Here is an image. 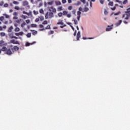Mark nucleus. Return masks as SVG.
<instances>
[{"instance_id":"obj_1","label":"nucleus","mask_w":130,"mask_h":130,"mask_svg":"<svg viewBox=\"0 0 130 130\" xmlns=\"http://www.w3.org/2000/svg\"><path fill=\"white\" fill-rule=\"evenodd\" d=\"M89 11V8L87 7H85L83 9L82 7H80L79 8V11H77V20L78 21H80V18H81V14L82 13H84V12H88Z\"/></svg>"},{"instance_id":"obj_2","label":"nucleus","mask_w":130,"mask_h":130,"mask_svg":"<svg viewBox=\"0 0 130 130\" xmlns=\"http://www.w3.org/2000/svg\"><path fill=\"white\" fill-rule=\"evenodd\" d=\"M130 16V8L127 9L125 12V14L123 15V18H125V20H128V17Z\"/></svg>"},{"instance_id":"obj_3","label":"nucleus","mask_w":130,"mask_h":130,"mask_svg":"<svg viewBox=\"0 0 130 130\" xmlns=\"http://www.w3.org/2000/svg\"><path fill=\"white\" fill-rule=\"evenodd\" d=\"M53 17V13L52 12H47L45 15V19H52Z\"/></svg>"},{"instance_id":"obj_4","label":"nucleus","mask_w":130,"mask_h":130,"mask_svg":"<svg viewBox=\"0 0 130 130\" xmlns=\"http://www.w3.org/2000/svg\"><path fill=\"white\" fill-rule=\"evenodd\" d=\"M23 6H24V7H25L26 9H30L29 3H28L27 1H24L23 2Z\"/></svg>"},{"instance_id":"obj_5","label":"nucleus","mask_w":130,"mask_h":130,"mask_svg":"<svg viewBox=\"0 0 130 130\" xmlns=\"http://www.w3.org/2000/svg\"><path fill=\"white\" fill-rule=\"evenodd\" d=\"M6 54H8V55H12V54H13V52H12L11 49H8L6 51Z\"/></svg>"},{"instance_id":"obj_6","label":"nucleus","mask_w":130,"mask_h":130,"mask_svg":"<svg viewBox=\"0 0 130 130\" xmlns=\"http://www.w3.org/2000/svg\"><path fill=\"white\" fill-rule=\"evenodd\" d=\"M49 11H50V12H53V13H56V9L53 7H50L49 9Z\"/></svg>"},{"instance_id":"obj_7","label":"nucleus","mask_w":130,"mask_h":130,"mask_svg":"<svg viewBox=\"0 0 130 130\" xmlns=\"http://www.w3.org/2000/svg\"><path fill=\"white\" fill-rule=\"evenodd\" d=\"M80 38H81V32L78 31L77 35V41H79Z\"/></svg>"},{"instance_id":"obj_8","label":"nucleus","mask_w":130,"mask_h":130,"mask_svg":"<svg viewBox=\"0 0 130 130\" xmlns=\"http://www.w3.org/2000/svg\"><path fill=\"white\" fill-rule=\"evenodd\" d=\"M112 27H113V25H112L111 26H108V27L106 29V31H111V29H112Z\"/></svg>"},{"instance_id":"obj_9","label":"nucleus","mask_w":130,"mask_h":130,"mask_svg":"<svg viewBox=\"0 0 130 130\" xmlns=\"http://www.w3.org/2000/svg\"><path fill=\"white\" fill-rule=\"evenodd\" d=\"M11 43H13V44H20V43H19V42H18L17 41H16L15 40H11Z\"/></svg>"},{"instance_id":"obj_10","label":"nucleus","mask_w":130,"mask_h":130,"mask_svg":"<svg viewBox=\"0 0 130 130\" xmlns=\"http://www.w3.org/2000/svg\"><path fill=\"white\" fill-rule=\"evenodd\" d=\"M34 43H36V42H34L32 43H30L27 42L25 44V46H30V45H32V44H34Z\"/></svg>"},{"instance_id":"obj_11","label":"nucleus","mask_w":130,"mask_h":130,"mask_svg":"<svg viewBox=\"0 0 130 130\" xmlns=\"http://www.w3.org/2000/svg\"><path fill=\"white\" fill-rule=\"evenodd\" d=\"M57 24V25H63V22H62V21L59 20Z\"/></svg>"},{"instance_id":"obj_12","label":"nucleus","mask_w":130,"mask_h":130,"mask_svg":"<svg viewBox=\"0 0 130 130\" xmlns=\"http://www.w3.org/2000/svg\"><path fill=\"white\" fill-rule=\"evenodd\" d=\"M13 29L14 27H13V26H11L8 29V32L10 33L11 32H12V30H13Z\"/></svg>"},{"instance_id":"obj_13","label":"nucleus","mask_w":130,"mask_h":130,"mask_svg":"<svg viewBox=\"0 0 130 130\" xmlns=\"http://www.w3.org/2000/svg\"><path fill=\"white\" fill-rule=\"evenodd\" d=\"M55 5L56 6H60L61 5V3L59 1H56Z\"/></svg>"},{"instance_id":"obj_14","label":"nucleus","mask_w":130,"mask_h":130,"mask_svg":"<svg viewBox=\"0 0 130 130\" xmlns=\"http://www.w3.org/2000/svg\"><path fill=\"white\" fill-rule=\"evenodd\" d=\"M121 23H122V20H119L118 22L116 23V26H119Z\"/></svg>"},{"instance_id":"obj_15","label":"nucleus","mask_w":130,"mask_h":130,"mask_svg":"<svg viewBox=\"0 0 130 130\" xmlns=\"http://www.w3.org/2000/svg\"><path fill=\"white\" fill-rule=\"evenodd\" d=\"M8 50V49H7V47H3L2 48V51H7V50Z\"/></svg>"},{"instance_id":"obj_16","label":"nucleus","mask_w":130,"mask_h":130,"mask_svg":"<svg viewBox=\"0 0 130 130\" xmlns=\"http://www.w3.org/2000/svg\"><path fill=\"white\" fill-rule=\"evenodd\" d=\"M20 17H21V18H22V19H24V20H26V19H27V18H28V17H27V16H25L24 15H22Z\"/></svg>"},{"instance_id":"obj_17","label":"nucleus","mask_w":130,"mask_h":130,"mask_svg":"<svg viewBox=\"0 0 130 130\" xmlns=\"http://www.w3.org/2000/svg\"><path fill=\"white\" fill-rule=\"evenodd\" d=\"M62 10V7L60 6L57 8L58 12H60V11Z\"/></svg>"},{"instance_id":"obj_18","label":"nucleus","mask_w":130,"mask_h":130,"mask_svg":"<svg viewBox=\"0 0 130 130\" xmlns=\"http://www.w3.org/2000/svg\"><path fill=\"white\" fill-rule=\"evenodd\" d=\"M14 30L15 32H19V31H20V28L16 27L15 28Z\"/></svg>"},{"instance_id":"obj_19","label":"nucleus","mask_w":130,"mask_h":130,"mask_svg":"<svg viewBox=\"0 0 130 130\" xmlns=\"http://www.w3.org/2000/svg\"><path fill=\"white\" fill-rule=\"evenodd\" d=\"M81 5V3L80 2H78L77 3L74 4V6H80Z\"/></svg>"},{"instance_id":"obj_20","label":"nucleus","mask_w":130,"mask_h":130,"mask_svg":"<svg viewBox=\"0 0 130 130\" xmlns=\"http://www.w3.org/2000/svg\"><path fill=\"white\" fill-rule=\"evenodd\" d=\"M4 42H5L3 40L0 41V46H3V45H4Z\"/></svg>"},{"instance_id":"obj_21","label":"nucleus","mask_w":130,"mask_h":130,"mask_svg":"<svg viewBox=\"0 0 130 130\" xmlns=\"http://www.w3.org/2000/svg\"><path fill=\"white\" fill-rule=\"evenodd\" d=\"M105 0H100V3L101 5H104Z\"/></svg>"},{"instance_id":"obj_22","label":"nucleus","mask_w":130,"mask_h":130,"mask_svg":"<svg viewBox=\"0 0 130 130\" xmlns=\"http://www.w3.org/2000/svg\"><path fill=\"white\" fill-rule=\"evenodd\" d=\"M39 12L40 13V14H44V11H43V9H41L39 10Z\"/></svg>"},{"instance_id":"obj_23","label":"nucleus","mask_w":130,"mask_h":130,"mask_svg":"<svg viewBox=\"0 0 130 130\" xmlns=\"http://www.w3.org/2000/svg\"><path fill=\"white\" fill-rule=\"evenodd\" d=\"M0 35L2 37H4V36H6V34L5 32H1L0 33Z\"/></svg>"},{"instance_id":"obj_24","label":"nucleus","mask_w":130,"mask_h":130,"mask_svg":"<svg viewBox=\"0 0 130 130\" xmlns=\"http://www.w3.org/2000/svg\"><path fill=\"white\" fill-rule=\"evenodd\" d=\"M83 40H87V39H94V38H89L88 39V38H85V37H83Z\"/></svg>"},{"instance_id":"obj_25","label":"nucleus","mask_w":130,"mask_h":130,"mask_svg":"<svg viewBox=\"0 0 130 130\" xmlns=\"http://www.w3.org/2000/svg\"><path fill=\"white\" fill-rule=\"evenodd\" d=\"M26 25V22H23L21 24V27L24 28V26Z\"/></svg>"},{"instance_id":"obj_26","label":"nucleus","mask_w":130,"mask_h":130,"mask_svg":"<svg viewBox=\"0 0 130 130\" xmlns=\"http://www.w3.org/2000/svg\"><path fill=\"white\" fill-rule=\"evenodd\" d=\"M14 49L16 51L19 50V48L17 46H14Z\"/></svg>"},{"instance_id":"obj_27","label":"nucleus","mask_w":130,"mask_h":130,"mask_svg":"<svg viewBox=\"0 0 130 130\" xmlns=\"http://www.w3.org/2000/svg\"><path fill=\"white\" fill-rule=\"evenodd\" d=\"M31 27H32V28H36V27H37V25L34 24H31Z\"/></svg>"},{"instance_id":"obj_28","label":"nucleus","mask_w":130,"mask_h":130,"mask_svg":"<svg viewBox=\"0 0 130 130\" xmlns=\"http://www.w3.org/2000/svg\"><path fill=\"white\" fill-rule=\"evenodd\" d=\"M67 14H68V11H63V12H62L63 16H64V15H67Z\"/></svg>"},{"instance_id":"obj_29","label":"nucleus","mask_w":130,"mask_h":130,"mask_svg":"<svg viewBox=\"0 0 130 130\" xmlns=\"http://www.w3.org/2000/svg\"><path fill=\"white\" fill-rule=\"evenodd\" d=\"M39 18L41 21H43V20H44V17L43 16H40Z\"/></svg>"},{"instance_id":"obj_30","label":"nucleus","mask_w":130,"mask_h":130,"mask_svg":"<svg viewBox=\"0 0 130 130\" xmlns=\"http://www.w3.org/2000/svg\"><path fill=\"white\" fill-rule=\"evenodd\" d=\"M73 21L75 25H78V21L76 19H73Z\"/></svg>"},{"instance_id":"obj_31","label":"nucleus","mask_w":130,"mask_h":130,"mask_svg":"<svg viewBox=\"0 0 130 130\" xmlns=\"http://www.w3.org/2000/svg\"><path fill=\"white\" fill-rule=\"evenodd\" d=\"M14 9L15 10H17V11H19V10H20V7H19V6H16L14 7Z\"/></svg>"},{"instance_id":"obj_32","label":"nucleus","mask_w":130,"mask_h":130,"mask_svg":"<svg viewBox=\"0 0 130 130\" xmlns=\"http://www.w3.org/2000/svg\"><path fill=\"white\" fill-rule=\"evenodd\" d=\"M33 12H34V15H38V14H39L38 11H36L35 10H34Z\"/></svg>"},{"instance_id":"obj_33","label":"nucleus","mask_w":130,"mask_h":130,"mask_svg":"<svg viewBox=\"0 0 130 130\" xmlns=\"http://www.w3.org/2000/svg\"><path fill=\"white\" fill-rule=\"evenodd\" d=\"M62 13H61V12H60V13H59L58 14V17H62Z\"/></svg>"},{"instance_id":"obj_34","label":"nucleus","mask_w":130,"mask_h":130,"mask_svg":"<svg viewBox=\"0 0 130 130\" xmlns=\"http://www.w3.org/2000/svg\"><path fill=\"white\" fill-rule=\"evenodd\" d=\"M3 16H5V17H6V18L7 19L10 18V16H9V15H8L7 14H3Z\"/></svg>"},{"instance_id":"obj_35","label":"nucleus","mask_w":130,"mask_h":130,"mask_svg":"<svg viewBox=\"0 0 130 130\" xmlns=\"http://www.w3.org/2000/svg\"><path fill=\"white\" fill-rule=\"evenodd\" d=\"M32 34L34 35H36V34H37V31H36V30H32Z\"/></svg>"},{"instance_id":"obj_36","label":"nucleus","mask_w":130,"mask_h":130,"mask_svg":"<svg viewBox=\"0 0 130 130\" xmlns=\"http://www.w3.org/2000/svg\"><path fill=\"white\" fill-rule=\"evenodd\" d=\"M26 36L28 38H30V37H31V34L30 33H28L27 35H26Z\"/></svg>"},{"instance_id":"obj_37","label":"nucleus","mask_w":130,"mask_h":130,"mask_svg":"<svg viewBox=\"0 0 130 130\" xmlns=\"http://www.w3.org/2000/svg\"><path fill=\"white\" fill-rule=\"evenodd\" d=\"M127 3V0H124L122 4H123V5H126Z\"/></svg>"},{"instance_id":"obj_38","label":"nucleus","mask_w":130,"mask_h":130,"mask_svg":"<svg viewBox=\"0 0 130 130\" xmlns=\"http://www.w3.org/2000/svg\"><path fill=\"white\" fill-rule=\"evenodd\" d=\"M67 18H71L72 17V14H67Z\"/></svg>"},{"instance_id":"obj_39","label":"nucleus","mask_w":130,"mask_h":130,"mask_svg":"<svg viewBox=\"0 0 130 130\" xmlns=\"http://www.w3.org/2000/svg\"><path fill=\"white\" fill-rule=\"evenodd\" d=\"M120 14V12H118L117 13H114V15L115 16H118V15H119Z\"/></svg>"},{"instance_id":"obj_40","label":"nucleus","mask_w":130,"mask_h":130,"mask_svg":"<svg viewBox=\"0 0 130 130\" xmlns=\"http://www.w3.org/2000/svg\"><path fill=\"white\" fill-rule=\"evenodd\" d=\"M108 12H107V10H106V9H105L104 14L107 15H108Z\"/></svg>"},{"instance_id":"obj_41","label":"nucleus","mask_w":130,"mask_h":130,"mask_svg":"<svg viewBox=\"0 0 130 130\" xmlns=\"http://www.w3.org/2000/svg\"><path fill=\"white\" fill-rule=\"evenodd\" d=\"M4 20H5V17H4V16L0 17V21H4Z\"/></svg>"},{"instance_id":"obj_42","label":"nucleus","mask_w":130,"mask_h":130,"mask_svg":"<svg viewBox=\"0 0 130 130\" xmlns=\"http://www.w3.org/2000/svg\"><path fill=\"white\" fill-rule=\"evenodd\" d=\"M13 4H14V5H19V2H18L17 1H14Z\"/></svg>"},{"instance_id":"obj_43","label":"nucleus","mask_w":130,"mask_h":130,"mask_svg":"<svg viewBox=\"0 0 130 130\" xmlns=\"http://www.w3.org/2000/svg\"><path fill=\"white\" fill-rule=\"evenodd\" d=\"M43 25H46L47 24V21L45 20L43 22Z\"/></svg>"},{"instance_id":"obj_44","label":"nucleus","mask_w":130,"mask_h":130,"mask_svg":"<svg viewBox=\"0 0 130 130\" xmlns=\"http://www.w3.org/2000/svg\"><path fill=\"white\" fill-rule=\"evenodd\" d=\"M13 15L14 16H18V12H14Z\"/></svg>"},{"instance_id":"obj_45","label":"nucleus","mask_w":130,"mask_h":130,"mask_svg":"<svg viewBox=\"0 0 130 130\" xmlns=\"http://www.w3.org/2000/svg\"><path fill=\"white\" fill-rule=\"evenodd\" d=\"M53 4V1L48 3V4L50 5V6H51Z\"/></svg>"},{"instance_id":"obj_46","label":"nucleus","mask_w":130,"mask_h":130,"mask_svg":"<svg viewBox=\"0 0 130 130\" xmlns=\"http://www.w3.org/2000/svg\"><path fill=\"white\" fill-rule=\"evenodd\" d=\"M53 33H54V31H53V30H50V31H49V34H53Z\"/></svg>"},{"instance_id":"obj_47","label":"nucleus","mask_w":130,"mask_h":130,"mask_svg":"<svg viewBox=\"0 0 130 130\" xmlns=\"http://www.w3.org/2000/svg\"><path fill=\"white\" fill-rule=\"evenodd\" d=\"M23 34H24V32H23L22 31L19 32V36H22Z\"/></svg>"},{"instance_id":"obj_48","label":"nucleus","mask_w":130,"mask_h":130,"mask_svg":"<svg viewBox=\"0 0 130 130\" xmlns=\"http://www.w3.org/2000/svg\"><path fill=\"white\" fill-rule=\"evenodd\" d=\"M72 13L73 14V15H76V10H73L72 11Z\"/></svg>"},{"instance_id":"obj_49","label":"nucleus","mask_w":130,"mask_h":130,"mask_svg":"<svg viewBox=\"0 0 130 130\" xmlns=\"http://www.w3.org/2000/svg\"><path fill=\"white\" fill-rule=\"evenodd\" d=\"M72 9H73V7L72 6H69L68 7V10H69V11H71L72 10Z\"/></svg>"},{"instance_id":"obj_50","label":"nucleus","mask_w":130,"mask_h":130,"mask_svg":"<svg viewBox=\"0 0 130 130\" xmlns=\"http://www.w3.org/2000/svg\"><path fill=\"white\" fill-rule=\"evenodd\" d=\"M109 6H113V2H111L109 3Z\"/></svg>"},{"instance_id":"obj_51","label":"nucleus","mask_w":130,"mask_h":130,"mask_svg":"<svg viewBox=\"0 0 130 130\" xmlns=\"http://www.w3.org/2000/svg\"><path fill=\"white\" fill-rule=\"evenodd\" d=\"M8 7H9V4H5L4 5V7H5V8H8Z\"/></svg>"},{"instance_id":"obj_52","label":"nucleus","mask_w":130,"mask_h":130,"mask_svg":"<svg viewBox=\"0 0 130 130\" xmlns=\"http://www.w3.org/2000/svg\"><path fill=\"white\" fill-rule=\"evenodd\" d=\"M40 21V19L39 18H36V20H35V22L36 23H38V21Z\"/></svg>"},{"instance_id":"obj_53","label":"nucleus","mask_w":130,"mask_h":130,"mask_svg":"<svg viewBox=\"0 0 130 130\" xmlns=\"http://www.w3.org/2000/svg\"><path fill=\"white\" fill-rule=\"evenodd\" d=\"M0 6L2 7L3 6H4V2L2 1L1 3H0Z\"/></svg>"},{"instance_id":"obj_54","label":"nucleus","mask_w":130,"mask_h":130,"mask_svg":"<svg viewBox=\"0 0 130 130\" xmlns=\"http://www.w3.org/2000/svg\"><path fill=\"white\" fill-rule=\"evenodd\" d=\"M62 4H66L67 3V0H62Z\"/></svg>"},{"instance_id":"obj_55","label":"nucleus","mask_w":130,"mask_h":130,"mask_svg":"<svg viewBox=\"0 0 130 130\" xmlns=\"http://www.w3.org/2000/svg\"><path fill=\"white\" fill-rule=\"evenodd\" d=\"M26 24H29V23H30V20H26L25 21Z\"/></svg>"},{"instance_id":"obj_56","label":"nucleus","mask_w":130,"mask_h":130,"mask_svg":"<svg viewBox=\"0 0 130 130\" xmlns=\"http://www.w3.org/2000/svg\"><path fill=\"white\" fill-rule=\"evenodd\" d=\"M13 20H18V17L17 16H14L13 17Z\"/></svg>"},{"instance_id":"obj_57","label":"nucleus","mask_w":130,"mask_h":130,"mask_svg":"<svg viewBox=\"0 0 130 130\" xmlns=\"http://www.w3.org/2000/svg\"><path fill=\"white\" fill-rule=\"evenodd\" d=\"M39 27H40V28H44V26H43V25H42V24H40V25H39Z\"/></svg>"},{"instance_id":"obj_58","label":"nucleus","mask_w":130,"mask_h":130,"mask_svg":"<svg viewBox=\"0 0 130 130\" xmlns=\"http://www.w3.org/2000/svg\"><path fill=\"white\" fill-rule=\"evenodd\" d=\"M23 14H24L25 15H29V14L28 13L26 12L25 11H23Z\"/></svg>"},{"instance_id":"obj_59","label":"nucleus","mask_w":130,"mask_h":130,"mask_svg":"<svg viewBox=\"0 0 130 130\" xmlns=\"http://www.w3.org/2000/svg\"><path fill=\"white\" fill-rule=\"evenodd\" d=\"M81 1V2H82V3H83V4H85V3H86V0H80Z\"/></svg>"},{"instance_id":"obj_60","label":"nucleus","mask_w":130,"mask_h":130,"mask_svg":"<svg viewBox=\"0 0 130 130\" xmlns=\"http://www.w3.org/2000/svg\"><path fill=\"white\" fill-rule=\"evenodd\" d=\"M116 3H118L119 4H120L121 3V1L119 0H116Z\"/></svg>"},{"instance_id":"obj_61","label":"nucleus","mask_w":130,"mask_h":130,"mask_svg":"<svg viewBox=\"0 0 130 130\" xmlns=\"http://www.w3.org/2000/svg\"><path fill=\"white\" fill-rule=\"evenodd\" d=\"M21 22V19L18 20L16 21V23H18V24H19V23Z\"/></svg>"},{"instance_id":"obj_62","label":"nucleus","mask_w":130,"mask_h":130,"mask_svg":"<svg viewBox=\"0 0 130 130\" xmlns=\"http://www.w3.org/2000/svg\"><path fill=\"white\" fill-rule=\"evenodd\" d=\"M46 29H50V25H48L46 27Z\"/></svg>"},{"instance_id":"obj_63","label":"nucleus","mask_w":130,"mask_h":130,"mask_svg":"<svg viewBox=\"0 0 130 130\" xmlns=\"http://www.w3.org/2000/svg\"><path fill=\"white\" fill-rule=\"evenodd\" d=\"M42 3H40V4L39 5V8H40V7H42Z\"/></svg>"},{"instance_id":"obj_64","label":"nucleus","mask_w":130,"mask_h":130,"mask_svg":"<svg viewBox=\"0 0 130 130\" xmlns=\"http://www.w3.org/2000/svg\"><path fill=\"white\" fill-rule=\"evenodd\" d=\"M69 4H72V0H68Z\"/></svg>"}]
</instances>
